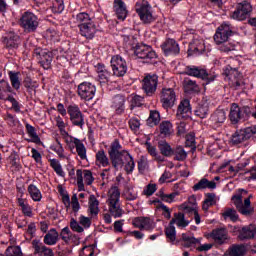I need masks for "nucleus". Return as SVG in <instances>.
<instances>
[{
  "label": "nucleus",
  "mask_w": 256,
  "mask_h": 256,
  "mask_svg": "<svg viewBox=\"0 0 256 256\" xmlns=\"http://www.w3.org/2000/svg\"><path fill=\"white\" fill-rule=\"evenodd\" d=\"M217 49L220 53H231V51H235V44L226 40L221 43H216Z\"/></svg>",
  "instance_id": "obj_45"
},
{
  "label": "nucleus",
  "mask_w": 256,
  "mask_h": 256,
  "mask_svg": "<svg viewBox=\"0 0 256 256\" xmlns=\"http://www.w3.org/2000/svg\"><path fill=\"white\" fill-rule=\"evenodd\" d=\"M80 35L85 39L91 40L95 38L97 33V25L95 22L82 23L78 25Z\"/></svg>",
  "instance_id": "obj_19"
},
{
  "label": "nucleus",
  "mask_w": 256,
  "mask_h": 256,
  "mask_svg": "<svg viewBox=\"0 0 256 256\" xmlns=\"http://www.w3.org/2000/svg\"><path fill=\"white\" fill-rule=\"evenodd\" d=\"M52 11L53 13H63V11H65V4L63 0H54L52 2Z\"/></svg>",
  "instance_id": "obj_59"
},
{
  "label": "nucleus",
  "mask_w": 256,
  "mask_h": 256,
  "mask_svg": "<svg viewBox=\"0 0 256 256\" xmlns=\"http://www.w3.org/2000/svg\"><path fill=\"white\" fill-rule=\"evenodd\" d=\"M184 87H186L188 91H194V93H198L199 91V85H197V82L188 78L184 80Z\"/></svg>",
  "instance_id": "obj_60"
},
{
  "label": "nucleus",
  "mask_w": 256,
  "mask_h": 256,
  "mask_svg": "<svg viewBox=\"0 0 256 256\" xmlns=\"http://www.w3.org/2000/svg\"><path fill=\"white\" fill-rule=\"evenodd\" d=\"M189 51H192V53H195L196 55L205 53V42H203V40H193L192 43H190Z\"/></svg>",
  "instance_id": "obj_40"
},
{
  "label": "nucleus",
  "mask_w": 256,
  "mask_h": 256,
  "mask_svg": "<svg viewBox=\"0 0 256 256\" xmlns=\"http://www.w3.org/2000/svg\"><path fill=\"white\" fill-rule=\"evenodd\" d=\"M238 237L240 241H245L247 239H256V226L249 225L243 227L239 231Z\"/></svg>",
  "instance_id": "obj_26"
},
{
  "label": "nucleus",
  "mask_w": 256,
  "mask_h": 256,
  "mask_svg": "<svg viewBox=\"0 0 256 256\" xmlns=\"http://www.w3.org/2000/svg\"><path fill=\"white\" fill-rule=\"evenodd\" d=\"M49 163L50 167L53 168V171H55L58 177H65V171H63V166H61V162H59V160L53 158L49 160Z\"/></svg>",
  "instance_id": "obj_47"
},
{
  "label": "nucleus",
  "mask_w": 256,
  "mask_h": 256,
  "mask_svg": "<svg viewBox=\"0 0 256 256\" xmlns=\"http://www.w3.org/2000/svg\"><path fill=\"white\" fill-rule=\"evenodd\" d=\"M110 67L114 77H125V75H127V61L120 55L112 56L110 60Z\"/></svg>",
  "instance_id": "obj_8"
},
{
  "label": "nucleus",
  "mask_w": 256,
  "mask_h": 256,
  "mask_svg": "<svg viewBox=\"0 0 256 256\" xmlns=\"http://www.w3.org/2000/svg\"><path fill=\"white\" fill-rule=\"evenodd\" d=\"M67 113L70 116V121L72 125H74L75 127H80V129H83L85 125V115H83V112H81L79 105L70 104L67 107Z\"/></svg>",
  "instance_id": "obj_9"
},
{
  "label": "nucleus",
  "mask_w": 256,
  "mask_h": 256,
  "mask_svg": "<svg viewBox=\"0 0 256 256\" xmlns=\"http://www.w3.org/2000/svg\"><path fill=\"white\" fill-rule=\"evenodd\" d=\"M134 53L138 59H143L145 63H153L157 59V52L147 44L136 45Z\"/></svg>",
  "instance_id": "obj_7"
},
{
  "label": "nucleus",
  "mask_w": 256,
  "mask_h": 256,
  "mask_svg": "<svg viewBox=\"0 0 256 256\" xmlns=\"http://www.w3.org/2000/svg\"><path fill=\"white\" fill-rule=\"evenodd\" d=\"M34 55L43 69H51V63H53V52L46 49L36 48L34 50Z\"/></svg>",
  "instance_id": "obj_16"
},
{
  "label": "nucleus",
  "mask_w": 256,
  "mask_h": 256,
  "mask_svg": "<svg viewBox=\"0 0 256 256\" xmlns=\"http://www.w3.org/2000/svg\"><path fill=\"white\" fill-rule=\"evenodd\" d=\"M19 41L20 37L15 32L8 33L7 36L4 38V43L6 47H9L11 49H17V47H19Z\"/></svg>",
  "instance_id": "obj_35"
},
{
  "label": "nucleus",
  "mask_w": 256,
  "mask_h": 256,
  "mask_svg": "<svg viewBox=\"0 0 256 256\" xmlns=\"http://www.w3.org/2000/svg\"><path fill=\"white\" fill-rule=\"evenodd\" d=\"M233 204L235 205L237 211L239 213H242L243 210V196L241 194H237L232 196Z\"/></svg>",
  "instance_id": "obj_61"
},
{
  "label": "nucleus",
  "mask_w": 256,
  "mask_h": 256,
  "mask_svg": "<svg viewBox=\"0 0 256 256\" xmlns=\"http://www.w3.org/2000/svg\"><path fill=\"white\" fill-rule=\"evenodd\" d=\"M19 25L25 33H35L39 28V17L33 12L26 11L21 15Z\"/></svg>",
  "instance_id": "obj_4"
},
{
  "label": "nucleus",
  "mask_w": 256,
  "mask_h": 256,
  "mask_svg": "<svg viewBox=\"0 0 256 256\" xmlns=\"http://www.w3.org/2000/svg\"><path fill=\"white\" fill-rule=\"evenodd\" d=\"M121 149H123V146H121L119 140H114V143L111 144L110 150L108 151L110 161L116 171H119V167L123 166L124 155L129 153V151Z\"/></svg>",
  "instance_id": "obj_2"
},
{
  "label": "nucleus",
  "mask_w": 256,
  "mask_h": 256,
  "mask_svg": "<svg viewBox=\"0 0 256 256\" xmlns=\"http://www.w3.org/2000/svg\"><path fill=\"white\" fill-rule=\"evenodd\" d=\"M6 256H23V252H21V247L19 246H11L6 250Z\"/></svg>",
  "instance_id": "obj_64"
},
{
  "label": "nucleus",
  "mask_w": 256,
  "mask_h": 256,
  "mask_svg": "<svg viewBox=\"0 0 256 256\" xmlns=\"http://www.w3.org/2000/svg\"><path fill=\"white\" fill-rule=\"evenodd\" d=\"M114 11L121 21L127 19V6L123 0H114Z\"/></svg>",
  "instance_id": "obj_28"
},
{
  "label": "nucleus",
  "mask_w": 256,
  "mask_h": 256,
  "mask_svg": "<svg viewBox=\"0 0 256 256\" xmlns=\"http://www.w3.org/2000/svg\"><path fill=\"white\" fill-rule=\"evenodd\" d=\"M217 183L209 181L207 178H202L198 183L193 186V191H202L203 189H216Z\"/></svg>",
  "instance_id": "obj_34"
},
{
  "label": "nucleus",
  "mask_w": 256,
  "mask_h": 256,
  "mask_svg": "<svg viewBox=\"0 0 256 256\" xmlns=\"http://www.w3.org/2000/svg\"><path fill=\"white\" fill-rule=\"evenodd\" d=\"M121 202V191L118 186H112L108 191V199L106 203H119Z\"/></svg>",
  "instance_id": "obj_37"
},
{
  "label": "nucleus",
  "mask_w": 256,
  "mask_h": 256,
  "mask_svg": "<svg viewBox=\"0 0 256 256\" xmlns=\"http://www.w3.org/2000/svg\"><path fill=\"white\" fill-rule=\"evenodd\" d=\"M160 133L164 135V137H169L171 135V129H173V124L169 121H163L160 123Z\"/></svg>",
  "instance_id": "obj_50"
},
{
  "label": "nucleus",
  "mask_w": 256,
  "mask_h": 256,
  "mask_svg": "<svg viewBox=\"0 0 256 256\" xmlns=\"http://www.w3.org/2000/svg\"><path fill=\"white\" fill-rule=\"evenodd\" d=\"M249 117H251V108L249 106L240 107L237 103L231 104L229 119L232 125L247 121Z\"/></svg>",
  "instance_id": "obj_3"
},
{
  "label": "nucleus",
  "mask_w": 256,
  "mask_h": 256,
  "mask_svg": "<svg viewBox=\"0 0 256 256\" xmlns=\"http://www.w3.org/2000/svg\"><path fill=\"white\" fill-rule=\"evenodd\" d=\"M233 35V28L228 22L222 23L214 34L215 43H223L229 41V38Z\"/></svg>",
  "instance_id": "obj_15"
},
{
  "label": "nucleus",
  "mask_w": 256,
  "mask_h": 256,
  "mask_svg": "<svg viewBox=\"0 0 256 256\" xmlns=\"http://www.w3.org/2000/svg\"><path fill=\"white\" fill-rule=\"evenodd\" d=\"M246 251L244 245H235L231 248L229 256H244Z\"/></svg>",
  "instance_id": "obj_56"
},
{
  "label": "nucleus",
  "mask_w": 256,
  "mask_h": 256,
  "mask_svg": "<svg viewBox=\"0 0 256 256\" xmlns=\"http://www.w3.org/2000/svg\"><path fill=\"white\" fill-rule=\"evenodd\" d=\"M78 191H85V184L83 183L84 175L83 170L78 169L76 171Z\"/></svg>",
  "instance_id": "obj_63"
},
{
  "label": "nucleus",
  "mask_w": 256,
  "mask_h": 256,
  "mask_svg": "<svg viewBox=\"0 0 256 256\" xmlns=\"http://www.w3.org/2000/svg\"><path fill=\"white\" fill-rule=\"evenodd\" d=\"M26 131L29 137H31L32 143H39L41 141V138H39V135H37V132L35 131V127L31 124H26Z\"/></svg>",
  "instance_id": "obj_53"
},
{
  "label": "nucleus",
  "mask_w": 256,
  "mask_h": 256,
  "mask_svg": "<svg viewBox=\"0 0 256 256\" xmlns=\"http://www.w3.org/2000/svg\"><path fill=\"white\" fill-rule=\"evenodd\" d=\"M201 240L202 238H195L192 234L183 233L181 237V245L182 247L193 251L194 249H197L198 245H201Z\"/></svg>",
  "instance_id": "obj_21"
},
{
  "label": "nucleus",
  "mask_w": 256,
  "mask_h": 256,
  "mask_svg": "<svg viewBox=\"0 0 256 256\" xmlns=\"http://www.w3.org/2000/svg\"><path fill=\"white\" fill-rule=\"evenodd\" d=\"M28 193L31 199L35 202H39L41 201V199H43V194H41V190H39V188L35 184H30L28 186Z\"/></svg>",
  "instance_id": "obj_43"
},
{
  "label": "nucleus",
  "mask_w": 256,
  "mask_h": 256,
  "mask_svg": "<svg viewBox=\"0 0 256 256\" xmlns=\"http://www.w3.org/2000/svg\"><path fill=\"white\" fill-rule=\"evenodd\" d=\"M159 85V76L157 74H148L142 80V89L148 97H153Z\"/></svg>",
  "instance_id": "obj_11"
},
{
  "label": "nucleus",
  "mask_w": 256,
  "mask_h": 256,
  "mask_svg": "<svg viewBox=\"0 0 256 256\" xmlns=\"http://www.w3.org/2000/svg\"><path fill=\"white\" fill-rule=\"evenodd\" d=\"M256 134V127L250 126L241 130H237L231 136V145L237 146L241 145V143H245L248 139H251L252 135Z\"/></svg>",
  "instance_id": "obj_10"
},
{
  "label": "nucleus",
  "mask_w": 256,
  "mask_h": 256,
  "mask_svg": "<svg viewBox=\"0 0 256 256\" xmlns=\"http://www.w3.org/2000/svg\"><path fill=\"white\" fill-rule=\"evenodd\" d=\"M78 97L82 101H91L93 97H95V93H97V87L95 84L91 82H82L78 85Z\"/></svg>",
  "instance_id": "obj_12"
},
{
  "label": "nucleus",
  "mask_w": 256,
  "mask_h": 256,
  "mask_svg": "<svg viewBox=\"0 0 256 256\" xmlns=\"http://www.w3.org/2000/svg\"><path fill=\"white\" fill-rule=\"evenodd\" d=\"M6 93H13V88H11V85L6 80H0V100L5 101L7 98H5Z\"/></svg>",
  "instance_id": "obj_46"
},
{
  "label": "nucleus",
  "mask_w": 256,
  "mask_h": 256,
  "mask_svg": "<svg viewBox=\"0 0 256 256\" xmlns=\"http://www.w3.org/2000/svg\"><path fill=\"white\" fill-rule=\"evenodd\" d=\"M160 153L162 155H164V157H171V155H173L174 150L173 148H171V145H169V143L167 142H160L158 144Z\"/></svg>",
  "instance_id": "obj_48"
},
{
  "label": "nucleus",
  "mask_w": 256,
  "mask_h": 256,
  "mask_svg": "<svg viewBox=\"0 0 256 256\" xmlns=\"http://www.w3.org/2000/svg\"><path fill=\"white\" fill-rule=\"evenodd\" d=\"M227 237V229L225 228L215 229L211 233V238L219 245H223L227 241Z\"/></svg>",
  "instance_id": "obj_29"
},
{
  "label": "nucleus",
  "mask_w": 256,
  "mask_h": 256,
  "mask_svg": "<svg viewBox=\"0 0 256 256\" xmlns=\"http://www.w3.org/2000/svg\"><path fill=\"white\" fill-rule=\"evenodd\" d=\"M195 115L200 119H207L209 116V101L202 100L196 107Z\"/></svg>",
  "instance_id": "obj_30"
},
{
  "label": "nucleus",
  "mask_w": 256,
  "mask_h": 256,
  "mask_svg": "<svg viewBox=\"0 0 256 256\" xmlns=\"http://www.w3.org/2000/svg\"><path fill=\"white\" fill-rule=\"evenodd\" d=\"M224 75L228 77L229 85L233 87V89H239V87H243V80L241 79V73L237 68H233L231 66H226L224 68Z\"/></svg>",
  "instance_id": "obj_13"
},
{
  "label": "nucleus",
  "mask_w": 256,
  "mask_h": 256,
  "mask_svg": "<svg viewBox=\"0 0 256 256\" xmlns=\"http://www.w3.org/2000/svg\"><path fill=\"white\" fill-rule=\"evenodd\" d=\"M186 215H189V213H185V211L175 213L170 223L174 226L177 225L179 229H185L191 223V220H188Z\"/></svg>",
  "instance_id": "obj_24"
},
{
  "label": "nucleus",
  "mask_w": 256,
  "mask_h": 256,
  "mask_svg": "<svg viewBox=\"0 0 256 256\" xmlns=\"http://www.w3.org/2000/svg\"><path fill=\"white\" fill-rule=\"evenodd\" d=\"M8 161H9L12 171H21V159L19 158L18 153H15V152L12 153L8 157Z\"/></svg>",
  "instance_id": "obj_42"
},
{
  "label": "nucleus",
  "mask_w": 256,
  "mask_h": 256,
  "mask_svg": "<svg viewBox=\"0 0 256 256\" xmlns=\"http://www.w3.org/2000/svg\"><path fill=\"white\" fill-rule=\"evenodd\" d=\"M57 241H59V232L55 228H52L44 236V243L45 245H57Z\"/></svg>",
  "instance_id": "obj_38"
},
{
  "label": "nucleus",
  "mask_w": 256,
  "mask_h": 256,
  "mask_svg": "<svg viewBox=\"0 0 256 256\" xmlns=\"http://www.w3.org/2000/svg\"><path fill=\"white\" fill-rule=\"evenodd\" d=\"M122 159L125 161L123 162L124 171L127 173V175H131V173L135 171V160L133 159V156L128 152L123 155Z\"/></svg>",
  "instance_id": "obj_36"
},
{
  "label": "nucleus",
  "mask_w": 256,
  "mask_h": 256,
  "mask_svg": "<svg viewBox=\"0 0 256 256\" xmlns=\"http://www.w3.org/2000/svg\"><path fill=\"white\" fill-rule=\"evenodd\" d=\"M222 215L224 219H230V221H233V223L239 220V215H237V211H235V209L228 208L223 212Z\"/></svg>",
  "instance_id": "obj_55"
},
{
  "label": "nucleus",
  "mask_w": 256,
  "mask_h": 256,
  "mask_svg": "<svg viewBox=\"0 0 256 256\" xmlns=\"http://www.w3.org/2000/svg\"><path fill=\"white\" fill-rule=\"evenodd\" d=\"M76 21L77 23H80V25H83V23H91L93 22L91 20V16L89 13L86 12H80L76 15Z\"/></svg>",
  "instance_id": "obj_58"
},
{
  "label": "nucleus",
  "mask_w": 256,
  "mask_h": 256,
  "mask_svg": "<svg viewBox=\"0 0 256 256\" xmlns=\"http://www.w3.org/2000/svg\"><path fill=\"white\" fill-rule=\"evenodd\" d=\"M96 165L98 167H109V165H111L105 150L101 149L96 153Z\"/></svg>",
  "instance_id": "obj_39"
},
{
  "label": "nucleus",
  "mask_w": 256,
  "mask_h": 256,
  "mask_svg": "<svg viewBox=\"0 0 256 256\" xmlns=\"http://www.w3.org/2000/svg\"><path fill=\"white\" fill-rule=\"evenodd\" d=\"M184 75H189V77H196L197 79H202V81H206V85L209 83H213L217 76L213 74H208L207 70L197 66H186L184 70Z\"/></svg>",
  "instance_id": "obj_6"
},
{
  "label": "nucleus",
  "mask_w": 256,
  "mask_h": 256,
  "mask_svg": "<svg viewBox=\"0 0 256 256\" xmlns=\"http://www.w3.org/2000/svg\"><path fill=\"white\" fill-rule=\"evenodd\" d=\"M108 205V213L114 217V219H119L125 215V210L121 207V202H110Z\"/></svg>",
  "instance_id": "obj_27"
},
{
  "label": "nucleus",
  "mask_w": 256,
  "mask_h": 256,
  "mask_svg": "<svg viewBox=\"0 0 256 256\" xmlns=\"http://www.w3.org/2000/svg\"><path fill=\"white\" fill-rule=\"evenodd\" d=\"M88 213L91 217H97L99 215V200L95 195H90L88 200Z\"/></svg>",
  "instance_id": "obj_33"
},
{
  "label": "nucleus",
  "mask_w": 256,
  "mask_h": 256,
  "mask_svg": "<svg viewBox=\"0 0 256 256\" xmlns=\"http://www.w3.org/2000/svg\"><path fill=\"white\" fill-rule=\"evenodd\" d=\"M173 155H175L176 161H185V159H187V153L185 152V149L181 146L176 147Z\"/></svg>",
  "instance_id": "obj_57"
},
{
  "label": "nucleus",
  "mask_w": 256,
  "mask_h": 256,
  "mask_svg": "<svg viewBox=\"0 0 256 256\" xmlns=\"http://www.w3.org/2000/svg\"><path fill=\"white\" fill-rule=\"evenodd\" d=\"M227 119V113L224 110H216L210 117V121L212 125L219 127V125H223L225 120Z\"/></svg>",
  "instance_id": "obj_32"
},
{
  "label": "nucleus",
  "mask_w": 256,
  "mask_h": 256,
  "mask_svg": "<svg viewBox=\"0 0 256 256\" xmlns=\"http://www.w3.org/2000/svg\"><path fill=\"white\" fill-rule=\"evenodd\" d=\"M32 247H33L34 253L36 255L55 256V254L53 253V249L43 245V243H41V241H39L37 239L32 241Z\"/></svg>",
  "instance_id": "obj_23"
},
{
  "label": "nucleus",
  "mask_w": 256,
  "mask_h": 256,
  "mask_svg": "<svg viewBox=\"0 0 256 256\" xmlns=\"http://www.w3.org/2000/svg\"><path fill=\"white\" fill-rule=\"evenodd\" d=\"M191 115V102L188 99L182 100L177 108L176 117L181 121L182 119H189Z\"/></svg>",
  "instance_id": "obj_22"
},
{
  "label": "nucleus",
  "mask_w": 256,
  "mask_h": 256,
  "mask_svg": "<svg viewBox=\"0 0 256 256\" xmlns=\"http://www.w3.org/2000/svg\"><path fill=\"white\" fill-rule=\"evenodd\" d=\"M182 211L184 213H191V211H195L198 209L197 207V198L195 195H192L188 198V203L182 204Z\"/></svg>",
  "instance_id": "obj_41"
},
{
  "label": "nucleus",
  "mask_w": 256,
  "mask_h": 256,
  "mask_svg": "<svg viewBox=\"0 0 256 256\" xmlns=\"http://www.w3.org/2000/svg\"><path fill=\"white\" fill-rule=\"evenodd\" d=\"M132 225H134L136 229H140V231H153V229H155L153 219L144 216L133 218Z\"/></svg>",
  "instance_id": "obj_18"
},
{
  "label": "nucleus",
  "mask_w": 256,
  "mask_h": 256,
  "mask_svg": "<svg viewBox=\"0 0 256 256\" xmlns=\"http://www.w3.org/2000/svg\"><path fill=\"white\" fill-rule=\"evenodd\" d=\"M66 143L68 144V147L71 149V151L76 149V153L81 161L87 160V148L85 147V144L81 142V140L75 137H70L66 140Z\"/></svg>",
  "instance_id": "obj_17"
},
{
  "label": "nucleus",
  "mask_w": 256,
  "mask_h": 256,
  "mask_svg": "<svg viewBox=\"0 0 256 256\" xmlns=\"http://www.w3.org/2000/svg\"><path fill=\"white\" fill-rule=\"evenodd\" d=\"M125 96L118 94L112 100V109L115 110L116 115H123L125 113Z\"/></svg>",
  "instance_id": "obj_25"
},
{
  "label": "nucleus",
  "mask_w": 256,
  "mask_h": 256,
  "mask_svg": "<svg viewBox=\"0 0 256 256\" xmlns=\"http://www.w3.org/2000/svg\"><path fill=\"white\" fill-rule=\"evenodd\" d=\"M10 83L13 87V89H16V91H19L21 89V81H19V73L10 72Z\"/></svg>",
  "instance_id": "obj_54"
},
{
  "label": "nucleus",
  "mask_w": 256,
  "mask_h": 256,
  "mask_svg": "<svg viewBox=\"0 0 256 256\" xmlns=\"http://www.w3.org/2000/svg\"><path fill=\"white\" fill-rule=\"evenodd\" d=\"M128 124L131 131H134V133H137V131H139V129L141 128V121L137 117L130 118Z\"/></svg>",
  "instance_id": "obj_62"
},
{
  "label": "nucleus",
  "mask_w": 256,
  "mask_h": 256,
  "mask_svg": "<svg viewBox=\"0 0 256 256\" xmlns=\"http://www.w3.org/2000/svg\"><path fill=\"white\" fill-rule=\"evenodd\" d=\"M17 203L25 217H33V207L29 205L27 198H17Z\"/></svg>",
  "instance_id": "obj_31"
},
{
  "label": "nucleus",
  "mask_w": 256,
  "mask_h": 256,
  "mask_svg": "<svg viewBox=\"0 0 256 256\" xmlns=\"http://www.w3.org/2000/svg\"><path fill=\"white\" fill-rule=\"evenodd\" d=\"M135 11L144 25H151V23L155 22L153 7H151V4L147 0L136 2Z\"/></svg>",
  "instance_id": "obj_1"
},
{
  "label": "nucleus",
  "mask_w": 256,
  "mask_h": 256,
  "mask_svg": "<svg viewBox=\"0 0 256 256\" xmlns=\"http://www.w3.org/2000/svg\"><path fill=\"white\" fill-rule=\"evenodd\" d=\"M160 121L161 115L159 114V111L151 110L147 119V125H149V127H155V125H159Z\"/></svg>",
  "instance_id": "obj_44"
},
{
  "label": "nucleus",
  "mask_w": 256,
  "mask_h": 256,
  "mask_svg": "<svg viewBox=\"0 0 256 256\" xmlns=\"http://www.w3.org/2000/svg\"><path fill=\"white\" fill-rule=\"evenodd\" d=\"M51 151H54L61 159H65V149H63V144L59 140H56V144L50 147Z\"/></svg>",
  "instance_id": "obj_51"
},
{
  "label": "nucleus",
  "mask_w": 256,
  "mask_h": 256,
  "mask_svg": "<svg viewBox=\"0 0 256 256\" xmlns=\"http://www.w3.org/2000/svg\"><path fill=\"white\" fill-rule=\"evenodd\" d=\"M165 235L170 243H175V239H177V231L175 230V226L171 222L165 229Z\"/></svg>",
  "instance_id": "obj_49"
},
{
  "label": "nucleus",
  "mask_w": 256,
  "mask_h": 256,
  "mask_svg": "<svg viewBox=\"0 0 256 256\" xmlns=\"http://www.w3.org/2000/svg\"><path fill=\"white\" fill-rule=\"evenodd\" d=\"M161 49L164 55H179L181 49L175 39L168 38L162 45Z\"/></svg>",
  "instance_id": "obj_20"
},
{
  "label": "nucleus",
  "mask_w": 256,
  "mask_h": 256,
  "mask_svg": "<svg viewBox=\"0 0 256 256\" xmlns=\"http://www.w3.org/2000/svg\"><path fill=\"white\" fill-rule=\"evenodd\" d=\"M137 191L133 187H127L123 192V197L126 201H135L137 199Z\"/></svg>",
  "instance_id": "obj_52"
},
{
  "label": "nucleus",
  "mask_w": 256,
  "mask_h": 256,
  "mask_svg": "<svg viewBox=\"0 0 256 256\" xmlns=\"http://www.w3.org/2000/svg\"><path fill=\"white\" fill-rule=\"evenodd\" d=\"M177 101V94L173 88H162L160 93V102L163 109H172Z\"/></svg>",
  "instance_id": "obj_14"
},
{
  "label": "nucleus",
  "mask_w": 256,
  "mask_h": 256,
  "mask_svg": "<svg viewBox=\"0 0 256 256\" xmlns=\"http://www.w3.org/2000/svg\"><path fill=\"white\" fill-rule=\"evenodd\" d=\"M251 13H253V5L248 0H243L236 3L235 10L230 13V18L235 21H245L251 17Z\"/></svg>",
  "instance_id": "obj_5"
}]
</instances>
